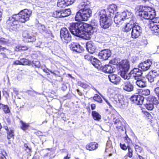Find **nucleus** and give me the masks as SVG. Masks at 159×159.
<instances>
[{
	"label": "nucleus",
	"mask_w": 159,
	"mask_h": 159,
	"mask_svg": "<svg viewBox=\"0 0 159 159\" xmlns=\"http://www.w3.org/2000/svg\"><path fill=\"white\" fill-rule=\"evenodd\" d=\"M90 62L96 68H98L99 67V62L97 59L93 57V59L91 60Z\"/></svg>",
	"instance_id": "nucleus-33"
},
{
	"label": "nucleus",
	"mask_w": 159,
	"mask_h": 159,
	"mask_svg": "<svg viewBox=\"0 0 159 159\" xmlns=\"http://www.w3.org/2000/svg\"><path fill=\"white\" fill-rule=\"evenodd\" d=\"M114 22L117 25H120L121 24L120 20H114Z\"/></svg>",
	"instance_id": "nucleus-57"
},
{
	"label": "nucleus",
	"mask_w": 159,
	"mask_h": 159,
	"mask_svg": "<svg viewBox=\"0 0 159 159\" xmlns=\"http://www.w3.org/2000/svg\"><path fill=\"white\" fill-rule=\"evenodd\" d=\"M92 114L94 119L95 120L98 121L101 119V116L95 111H92Z\"/></svg>",
	"instance_id": "nucleus-32"
},
{
	"label": "nucleus",
	"mask_w": 159,
	"mask_h": 159,
	"mask_svg": "<svg viewBox=\"0 0 159 159\" xmlns=\"http://www.w3.org/2000/svg\"><path fill=\"white\" fill-rule=\"evenodd\" d=\"M70 48L73 51L78 53H81L83 50V48L79 43H72Z\"/></svg>",
	"instance_id": "nucleus-17"
},
{
	"label": "nucleus",
	"mask_w": 159,
	"mask_h": 159,
	"mask_svg": "<svg viewBox=\"0 0 159 159\" xmlns=\"http://www.w3.org/2000/svg\"><path fill=\"white\" fill-rule=\"evenodd\" d=\"M134 26V25H133L131 23H127L125 28V30L126 32L129 31L131 29H133Z\"/></svg>",
	"instance_id": "nucleus-37"
},
{
	"label": "nucleus",
	"mask_w": 159,
	"mask_h": 159,
	"mask_svg": "<svg viewBox=\"0 0 159 159\" xmlns=\"http://www.w3.org/2000/svg\"><path fill=\"white\" fill-rule=\"evenodd\" d=\"M152 64V62L150 60H148L140 64L139 67L143 71H145L149 69Z\"/></svg>",
	"instance_id": "nucleus-18"
},
{
	"label": "nucleus",
	"mask_w": 159,
	"mask_h": 159,
	"mask_svg": "<svg viewBox=\"0 0 159 159\" xmlns=\"http://www.w3.org/2000/svg\"><path fill=\"white\" fill-rule=\"evenodd\" d=\"M130 75H132L134 78V81L139 79L142 75V71L138 68H134L130 72Z\"/></svg>",
	"instance_id": "nucleus-15"
},
{
	"label": "nucleus",
	"mask_w": 159,
	"mask_h": 159,
	"mask_svg": "<svg viewBox=\"0 0 159 159\" xmlns=\"http://www.w3.org/2000/svg\"><path fill=\"white\" fill-rule=\"evenodd\" d=\"M90 25L80 22L71 24L69 30L74 35L85 39H90L93 34L94 28Z\"/></svg>",
	"instance_id": "nucleus-1"
},
{
	"label": "nucleus",
	"mask_w": 159,
	"mask_h": 159,
	"mask_svg": "<svg viewBox=\"0 0 159 159\" xmlns=\"http://www.w3.org/2000/svg\"><path fill=\"white\" fill-rule=\"evenodd\" d=\"M66 2L67 6L72 4L75 1V0H66Z\"/></svg>",
	"instance_id": "nucleus-50"
},
{
	"label": "nucleus",
	"mask_w": 159,
	"mask_h": 159,
	"mask_svg": "<svg viewBox=\"0 0 159 159\" xmlns=\"http://www.w3.org/2000/svg\"><path fill=\"white\" fill-rule=\"evenodd\" d=\"M120 75L121 76L125 79L129 80L130 78V74H127L128 70H125L120 69Z\"/></svg>",
	"instance_id": "nucleus-24"
},
{
	"label": "nucleus",
	"mask_w": 159,
	"mask_h": 159,
	"mask_svg": "<svg viewBox=\"0 0 159 159\" xmlns=\"http://www.w3.org/2000/svg\"><path fill=\"white\" fill-rule=\"evenodd\" d=\"M132 16V14L129 11H124L122 12L120 14L118 13H117L114 19L120 20H124L125 19H128L131 18Z\"/></svg>",
	"instance_id": "nucleus-11"
},
{
	"label": "nucleus",
	"mask_w": 159,
	"mask_h": 159,
	"mask_svg": "<svg viewBox=\"0 0 159 159\" xmlns=\"http://www.w3.org/2000/svg\"><path fill=\"white\" fill-rule=\"evenodd\" d=\"M7 138L8 139H11L13 137L14 135V132L13 130L10 129L7 131Z\"/></svg>",
	"instance_id": "nucleus-41"
},
{
	"label": "nucleus",
	"mask_w": 159,
	"mask_h": 159,
	"mask_svg": "<svg viewBox=\"0 0 159 159\" xmlns=\"http://www.w3.org/2000/svg\"><path fill=\"white\" fill-rule=\"evenodd\" d=\"M144 98L140 95H134L132 96L130 100L137 105H142L144 100Z\"/></svg>",
	"instance_id": "nucleus-14"
},
{
	"label": "nucleus",
	"mask_w": 159,
	"mask_h": 159,
	"mask_svg": "<svg viewBox=\"0 0 159 159\" xmlns=\"http://www.w3.org/2000/svg\"><path fill=\"white\" fill-rule=\"evenodd\" d=\"M80 85L84 88L86 89L88 88L89 85L86 84V83H80Z\"/></svg>",
	"instance_id": "nucleus-53"
},
{
	"label": "nucleus",
	"mask_w": 159,
	"mask_h": 159,
	"mask_svg": "<svg viewBox=\"0 0 159 159\" xmlns=\"http://www.w3.org/2000/svg\"><path fill=\"white\" fill-rule=\"evenodd\" d=\"M82 8L77 13L75 20H88L92 15V11L86 2H82L80 4Z\"/></svg>",
	"instance_id": "nucleus-3"
},
{
	"label": "nucleus",
	"mask_w": 159,
	"mask_h": 159,
	"mask_svg": "<svg viewBox=\"0 0 159 159\" xmlns=\"http://www.w3.org/2000/svg\"><path fill=\"white\" fill-rule=\"evenodd\" d=\"M4 107H3V110L5 113H8L10 112L8 107L6 105H4Z\"/></svg>",
	"instance_id": "nucleus-49"
},
{
	"label": "nucleus",
	"mask_w": 159,
	"mask_h": 159,
	"mask_svg": "<svg viewBox=\"0 0 159 159\" xmlns=\"http://www.w3.org/2000/svg\"><path fill=\"white\" fill-rule=\"evenodd\" d=\"M37 26L39 28V30L42 32L44 31L45 30V26L39 23L37 24Z\"/></svg>",
	"instance_id": "nucleus-44"
},
{
	"label": "nucleus",
	"mask_w": 159,
	"mask_h": 159,
	"mask_svg": "<svg viewBox=\"0 0 159 159\" xmlns=\"http://www.w3.org/2000/svg\"><path fill=\"white\" fill-rule=\"evenodd\" d=\"M7 154L4 150H1L0 151V159H7L6 157Z\"/></svg>",
	"instance_id": "nucleus-40"
},
{
	"label": "nucleus",
	"mask_w": 159,
	"mask_h": 159,
	"mask_svg": "<svg viewBox=\"0 0 159 159\" xmlns=\"http://www.w3.org/2000/svg\"><path fill=\"white\" fill-rule=\"evenodd\" d=\"M135 10L137 15L145 19L152 20L155 16V10L148 6H138Z\"/></svg>",
	"instance_id": "nucleus-2"
},
{
	"label": "nucleus",
	"mask_w": 159,
	"mask_h": 159,
	"mask_svg": "<svg viewBox=\"0 0 159 159\" xmlns=\"http://www.w3.org/2000/svg\"><path fill=\"white\" fill-rule=\"evenodd\" d=\"M4 105L1 103H0V109H3V107H4Z\"/></svg>",
	"instance_id": "nucleus-61"
},
{
	"label": "nucleus",
	"mask_w": 159,
	"mask_h": 159,
	"mask_svg": "<svg viewBox=\"0 0 159 159\" xmlns=\"http://www.w3.org/2000/svg\"><path fill=\"white\" fill-rule=\"evenodd\" d=\"M20 123L21 124V128L23 130H25L27 129L29 127V124L25 123L22 121H20Z\"/></svg>",
	"instance_id": "nucleus-38"
},
{
	"label": "nucleus",
	"mask_w": 159,
	"mask_h": 159,
	"mask_svg": "<svg viewBox=\"0 0 159 159\" xmlns=\"http://www.w3.org/2000/svg\"><path fill=\"white\" fill-rule=\"evenodd\" d=\"M150 94V90L147 89H144L141 91V94L143 95L147 96L149 95Z\"/></svg>",
	"instance_id": "nucleus-42"
},
{
	"label": "nucleus",
	"mask_w": 159,
	"mask_h": 159,
	"mask_svg": "<svg viewBox=\"0 0 159 159\" xmlns=\"http://www.w3.org/2000/svg\"><path fill=\"white\" fill-rule=\"evenodd\" d=\"M158 103V99L155 97L150 96L148 98L145 107L149 110H152L154 108L153 104H157Z\"/></svg>",
	"instance_id": "nucleus-6"
},
{
	"label": "nucleus",
	"mask_w": 159,
	"mask_h": 159,
	"mask_svg": "<svg viewBox=\"0 0 159 159\" xmlns=\"http://www.w3.org/2000/svg\"><path fill=\"white\" fill-rule=\"evenodd\" d=\"M117 7L115 4L110 5L108 8V11L111 13H113L115 11H116Z\"/></svg>",
	"instance_id": "nucleus-31"
},
{
	"label": "nucleus",
	"mask_w": 159,
	"mask_h": 159,
	"mask_svg": "<svg viewBox=\"0 0 159 159\" xmlns=\"http://www.w3.org/2000/svg\"><path fill=\"white\" fill-rule=\"evenodd\" d=\"M21 63L22 65H29L31 64L32 62L31 61L28 60V59L25 58L21 59Z\"/></svg>",
	"instance_id": "nucleus-36"
},
{
	"label": "nucleus",
	"mask_w": 159,
	"mask_h": 159,
	"mask_svg": "<svg viewBox=\"0 0 159 159\" xmlns=\"http://www.w3.org/2000/svg\"><path fill=\"white\" fill-rule=\"evenodd\" d=\"M31 13V11L25 9L21 11L18 14L13 15L12 17H9L8 20L11 19L14 20H20L21 19L29 20Z\"/></svg>",
	"instance_id": "nucleus-4"
},
{
	"label": "nucleus",
	"mask_w": 159,
	"mask_h": 159,
	"mask_svg": "<svg viewBox=\"0 0 159 159\" xmlns=\"http://www.w3.org/2000/svg\"><path fill=\"white\" fill-rule=\"evenodd\" d=\"M103 98L108 105H109L110 107H111V103L108 99L104 97H103Z\"/></svg>",
	"instance_id": "nucleus-56"
},
{
	"label": "nucleus",
	"mask_w": 159,
	"mask_h": 159,
	"mask_svg": "<svg viewBox=\"0 0 159 159\" xmlns=\"http://www.w3.org/2000/svg\"><path fill=\"white\" fill-rule=\"evenodd\" d=\"M123 96L119 94H116L113 96L112 95L109 98V100L114 104L118 107L122 106L124 104Z\"/></svg>",
	"instance_id": "nucleus-5"
},
{
	"label": "nucleus",
	"mask_w": 159,
	"mask_h": 159,
	"mask_svg": "<svg viewBox=\"0 0 159 159\" xmlns=\"http://www.w3.org/2000/svg\"><path fill=\"white\" fill-rule=\"evenodd\" d=\"M93 99L101 103L102 102V99L97 94L95 95L93 97Z\"/></svg>",
	"instance_id": "nucleus-43"
},
{
	"label": "nucleus",
	"mask_w": 159,
	"mask_h": 159,
	"mask_svg": "<svg viewBox=\"0 0 159 159\" xmlns=\"http://www.w3.org/2000/svg\"><path fill=\"white\" fill-rule=\"evenodd\" d=\"M111 55V52L110 50L105 49L99 52L98 56L103 60H106L108 59Z\"/></svg>",
	"instance_id": "nucleus-12"
},
{
	"label": "nucleus",
	"mask_w": 159,
	"mask_h": 159,
	"mask_svg": "<svg viewBox=\"0 0 159 159\" xmlns=\"http://www.w3.org/2000/svg\"><path fill=\"white\" fill-rule=\"evenodd\" d=\"M93 57L92 56L89 55H86L84 56L85 59L90 61H91V60L93 59Z\"/></svg>",
	"instance_id": "nucleus-51"
},
{
	"label": "nucleus",
	"mask_w": 159,
	"mask_h": 159,
	"mask_svg": "<svg viewBox=\"0 0 159 159\" xmlns=\"http://www.w3.org/2000/svg\"><path fill=\"white\" fill-rule=\"evenodd\" d=\"M157 86H159V80H158L157 83Z\"/></svg>",
	"instance_id": "nucleus-64"
},
{
	"label": "nucleus",
	"mask_w": 159,
	"mask_h": 159,
	"mask_svg": "<svg viewBox=\"0 0 159 159\" xmlns=\"http://www.w3.org/2000/svg\"><path fill=\"white\" fill-rule=\"evenodd\" d=\"M120 146L121 148L124 151L128 149V147H130L129 145L126 146L125 144H122L121 143H120Z\"/></svg>",
	"instance_id": "nucleus-45"
},
{
	"label": "nucleus",
	"mask_w": 159,
	"mask_h": 159,
	"mask_svg": "<svg viewBox=\"0 0 159 159\" xmlns=\"http://www.w3.org/2000/svg\"><path fill=\"white\" fill-rule=\"evenodd\" d=\"M135 148L136 151H138L140 152L143 151V149L142 148L138 145H135Z\"/></svg>",
	"instance_id": "nucleus-48"
},
{
	"label": "nucleus",
	"mask_w": 159,
	"mask_h": 159,
	"mask_svg": "<svg viewBox=\"0 0 159 159\" xmlns=\"http://www.w3.org/2000/svg\"><path fill=\"white\" fill-rule=\"evenodd\" d=\"M77 91L78 93L80 95V96L82 95V93L80 91L79 89H77Z\"/></svg>",
	"instance_id": "nucleus-60"
},
{
	"label": "nucleus",
	"mask_w": 159,
	"mask_h": 159,
	"mask_svg": "<svg viewBox=\"0 0 159 159\" xmlns=\"http://www.w3.org/2000/svg\"><path fill=\"white\" fill-rule=\"evenodd\" d=\"M70 156H68V155L66 157H64L63 159H68L70 158Z\"/></svg>",
	"instance_id": "nucleus-62"
},
{
	"label": "nucleus",
	"mask_w": 159,
	"mask_h": 159,
	"mask_svg": "<svg viewBox=\"0 0 159 159\" xmlns=\"http://www.w3.org/2000/svg\"><path fill=\"white\" fill-rule=\"evenodd\" d=\"M140 26L135 25L134 26L131 32V37L133 38H138L140 35L141 32Z\"/></svg>",
	"instance_id": "nucleus-16"
},
{
	"label": "nucleus",
	"mask_w": 159,
	"mask_h": 159,
	"mask_svg": "<svg viewBox=\"0 0 159 159\" xmlns=\"http://www.w3.org/2000/svg\"><path fill=\"white\" fill-rule=\"evenodd\" d=\"M86 47L88 51L91 53H94L96 50V48L94 44L91 41L86 43Z\"/></svg>",
	"instance_id": "nucleus-20"
},
{
	"label": "nucleus",
	"mask_w": 159,
	"mask_h": 159,
	"mask_svg": "<svg viewBox=\"0 0 159 159\" xmlns=\"http://www.w3.org/2000/svg\"><path fill=\"white\" fill-rule=\"evenodd\" d=\"M108 78L111 82L115 84H119L120 80V77L115 75H109Z\"/></svg>",
	"instance_id": "nucleus-21"
},
{
	"label": "nucleus",
	"mask_w": 159,
	"mask_h": 159,
	"mask_svg": "<svg viewBox=\"0 0 159 159\" xmlns=\"http://www.w3.org/2000/svg\"><path fill=\"white\" fill-rule=\"evenodd\" d=\"M66 0H58L57 2V6L61 8L65 7L67 6Z\"/></svg>",
	"instance_id": "nucleus-30"
},
{
	"label": "nucleus",
	"mask_w": 159,
	"mask_h": 159,
	"mask_svg": "<svg viewBox=\"0 0 159 159\" xmlns=\"http://www.w3.org/2000/svg\"><path fill=\"white\" fill-rule=\"evenodd\" d=\"M113 121L116 128H120L122 125V123L118 118H114Z\"/></svg>",
	"instance_id": "nucleus-28"
},
{
	"label": "nucleus",
	"mask_w": 159,
	"mask_h": 159,
	"mask_svg": "<svg viewBox=\"0 0 159 159\" xmlns=\"http://www.w3.org/2000/svg\"><path fill=\"white\" fill-rule=\"evenodd\" d=\"M136 85L140 87H144L146 86V82L143 80L139 79L137 80L134 81Z\"/></svg>",
	"instance_id": "nucleus-29"
},
{
	"label": "nucleus",
	"mask_w": 159,
	"mask_h": 159,
	"mask_svg": "<svg viewBox=\"0 0 159 159\" xmlns=\"http://www.w3.org/2000/svg\"><path fill=\"white\" fill-rule=\"evenodd\" d=\"M115 152V149L112 146L111 141L110 140H108L106 143L105 152L107 153L109 156H111Z\"/></svg>",
	"instance_id": "nucleus-13"
},
{
	"label": "nucleus",
	"mask_w": 159,
	"mask_h": 159,
	"mask_svg": "<svg viewBox=\"0 0 159 159\" xmlns=\"http://www.w3.org/2000/svg\"><path fill=\"white\" fill-rule=\"evenodd\" d=\"M100 25L101 27L104 29L108 28L111 24V20H100Z\"/></svg>",
	"instance_id": "nucleus-25"
},
{
	"label": "nucleus",
	"mask_w": 159,
	"mask_h": 159,
	"mask_svg": "<svg viewBox=\"0 0 159 159\" xmlns=\"http://www.w3.org/2000/svg\"><path fill=\"white\" fill-rule=\"evenodd\" d=\"M147 41L146 39H142L140 42L141 45L145 47L147 44Z\"/></svg>",
	"instance_id": "nucleus-47"
},
{
	"label": "nucleus",
	"mask_w": 159,
	"mask_h": 159,
	"mask_svg": "<svg viewBox=\"0 0 159 159\" xmlns=\"http://www.w3.org/2000/svg\"><path fill=\"white\" fill-rule=\"evenodd\" d=\"M21 64H22L21 63V59L20 60V61L16 60L13 63V64L14 65H22Z\"/></svg>",
	"instance_id": "nucleus-55"
},
{
	"label": "nucleus",
	"mask_w": 159,
	"mask_h": 159,
	"mask_svg": "<svg viewBox=\"0 0 159 159\" xmlns=\"http://www.w3.org/2000/svg\"><path fill=\"white\" fill-rule=\"evenodd\" d=\"M150 72L153 74V75L155 78L156 77H159V71H157L156 70H153L152 71H151Z\"/></svg>",
	"instance_id": "nucleus-46"
},
{
	"label": "nucleus",
	"mask_w": 159,
	"mask_h": 159,
	"mask_svg": "<svg viewBox=\"0 0 159 159\" xmlns=\"http://www.w3.org/2000/svg\"><path fill=\"white\" fill-rule=\"evenodd\" d=\"M24 38L23 40L25 42H33L35 40V38L34 37L31 36L28 34H23Z\"/></svg>",
	"instance_id": "nucleus-27"
},
{
	"label": "nucleus",
	"mask_w": 159,
	"mask_h": 159,
	"mask_svg": "<svg viewBox=\"0 0 159 159\" xmlns=\"http://www.w3.org/2000/svg\"><path fill=\"white\" fill-rule=\"evenodd\" d=\"M71 14L70 9H67L65 10L56 11L53 12L52 16L55 18H61L66 17Z\"/></svg>",
	"instance_id": "nucleus-9"
},
{
	"label": "nucleus",
	"mask_w": 159,
	"mask_h": 159,
	"mask_svg": "<svg viewBox=\"0 0 159 159\" xmlns=\"http://www.w3.org/2000/svg\"><path fill=\"white\" fill-rule=\"evenodd\" d=\"M91 108L92 110L96 108V105L94 104H92L91 105Z\"/></svg>",
	"instance_id": "nucleus-58"
},
{
	"label": "nucleus",
	"mask_w": 159,
	"mask_h": 159,
	"mask_svg": "<svg viewBox=\"0 0 159 159\" xmlns=\"http://www.w3.org/2000/svg\"><path fill=\"white\" fill-rule=\"evenodd\" d=\"M119 68L120 69H123L125 70H128L129 68V61L126 60L122 61L120 63Z\"/></svg>",
	"instance_id": "nucleus-22"
},
{
	"label": "nucleus",
	"mask_w": 159,
	"mask_h": 159,
	"mask_svg": "<svg viewBox=\"0 0 159 159\" xmlns=\"http://www.w3.org/2000/svg\"><path fill=\"white\" fill-rule=\"evenodd\" d=\"M28 49V48L26 46H22L21 45H18L17 46L15 50L16 51H19L20 50H27Z\"/></svg>",
	"instance_id": "nucleus-39"
},
{
	"label": "nucleus",
	"mask_w": 159,
	"mask_h": 159,
	"mask_svg": "<svg viewBox=\"0 0 159 159\" xmlns=\"http://www.w3.org/2000/svg\"><path fill=\"white\" fill-rule=\"evenodd\" d=\"M154 91L156 95L159 97V87L155 88L154 89Z\"/></svg>",
	"instance_id": "nucleus-52"
},
{
	"label": "nucleus",
	"mask_w": 159,
	"mask_h": 159,
	"mask_svg": "<svg viewBox=\"0 0 159 159\" xmlns=\"http://www.w3.org/2000/svg\"><path fill=\"white\" fill-rule=\"evenodd\" d=\"M134 79L130 78L129 80L125 81L122 85L123 89L127 92L132 91L134 90Z\"/></svg>",
	"instance_id": "nucleus-7"
},
{
	"label": "nucleus",
	"mask_w": 159,
	"mask_h": 159,
	"mask_svg": "<svg viewBox=\"0 0 159 159\" xmlns=\"http://www.w3.org/2000/svg\"><path fill=\"white\" fill-rule=\"evenodd\" d=\"M98 147V144L95 142H92L87 144L86 146V148L87 150L90 151L94 150Z\"/></svg>",
	"instance_id": "nucleus-26"
},
{
	"label": "nucleus",
	"mask_w": 159,
	"mask_h": 159,
	"mask_svg": "<svg viewBox=\"0 0 159 159\" xmlns=\"http://www.w3.org/2000/svg\"><path fill=\"white\" fill-rule=\"evenodd\" d=\"M2 10L0 9V18L2 17Z\"/></svg>",
	"instance_id": "nucleus-63"
},
{
	"label": "nucleus",
	"mask_w": 159,
	"mask_h": 159,
	"mask_svg": "<svg viewBox=\"0 0 159 159\" xmlns=\"http://www.w3.org/2000/svg\"><path fill=\"white\" fill-rule=\"evenodd\" d=\"M149 21V27L151 30L152 33L155 35H157L159 33V20H150Z\"/></svg>",
	"instance_id": "nucleus-10"
},
{
	"label": "nucleus",
	"mask_w": 159,
	"mask_h": 159,
	"mask_svg": "<svg viewBox=\"0 0 159 159\" xmlns=\"http://www.w3.org/2000/svg\"><path fill=\"white\" fill-rule=\"evenodd\" d=\"M7 42V41L6 40L5 38L0 37V43L4 44Z\"/></svg>",
	"instance_id": "nucleus-54"
},
{
	"label": "nucleus",
	"mask_w": 159,
	"mask_h": 159,
	"mask_svg": "<svg viewBox=\"0 0 159 159\" xmlns=\"http://www.w3.org/2000/svg\"><path fill=\"white\" fill-rule=\"evenodd\" d=\"M99 17L100 20H110V17H107L106 11L104 9L102 10L99 12Z\"/></svg>",
	"instance_id": "nucleus-23"
},
{
	"label": "nucleus",
	"mask_w": 159,
	"mask_h": 159,
	"mask_svg": "<svg viewBox=\"0 0 159 159\" xmlns=\"http://www.w3.org/2000/svg\"><path fill=\"white\" fill-rule=\"evenodd\" d=\"M128 152L126 156H125L124 157L125 159H126L127 157L131 158L133 156V149L130 147H128Z\"/></svg>",
	"instance_id": "nucleus-35"
},
{
	"label": "nucleus",
	"mask_w": 159,
	"mask_h": 159,
	"mask_svg": "<svg viewBox=\"0 0 159 159\" xmlns=\"http://www.w3.org/2000/svg\"><path fill=\"white\" fill-rule=\"evenodd\" d=\"M153 74L150 71L149 72L147 75V78L149 81L152 83L154 81L155 78L153 76Z\"/></svg>",
	"instance_id": "nucleus-34"
},
{
	"label": "nucleus",
	"mask_w": 159,
	"mask_h": 159,
	"mask_svg": "<svg viewBox=\"0 0 159 159\" xmlns=\"http://www.w3.org/2000/svg\"><path fill=\"white\" fill-rule=\"evenodd\" d=\"M17 23H18V20H13V21L12 22V24H16L17 25Z\"/></svg>",
	"instance_id": "nucleus-59"
},
{
	"label": "nucleus",
	"mask_w": 159,
	"mask_h": 159,
	"mask_svg": "<svg viewBox=\"0 0 159 159\" xmlns=\"http://www.w3.org/2000/svg\"><path fill=\"white\" fill-rule=\"evenodd\" d=\"M102 70L104 72L111 73L115 71V68L112 65H105L102 67Z\"/></svg>",
	"instance_id": "nucleus-19"
},
{
	"label": "nucleus",
	"mask_w": 159,
	"mask_h": 159,
	"mask_svg": "<svg viewBox=\"0 0 159 159\" xmlns=\"http://www.w3.org/2000/svg\"><path fill=\"white\" fill-rule=\"evenodd\" d=\"M60 37L61 39L66 43H68L71 40V36L68 30L65 28H62L60 31Z\"/></svg>",
	"instance_id": "nucleus-8"
}]
</instances>
